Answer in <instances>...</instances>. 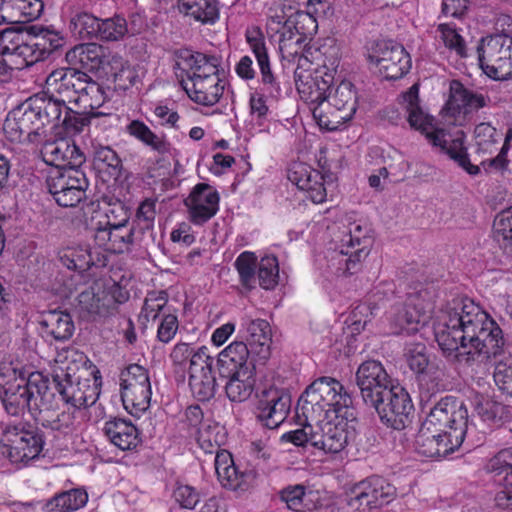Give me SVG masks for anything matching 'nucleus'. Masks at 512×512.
<instances>
[{"mask_svg":"<svg viewBox=\"0 0 512 512\" xmlns=\"http://www.w3.org/2000/svg\"><path fill=\"white\" fill-rule=\"evenodd\" d=\"M226 441V432L223 426L211 420H204L197 432V442L205 453L220 452L219 447Z\"/></svg>","mask_w":512,"mask_h":512,"instance_id":"51","label":"nucleus"},{"mask_svg":"<svg viewBox=\"0 0 512 512\" xmlns=\"http://www.w3.org/2000/svg\"><path fill=\"white\" fill-rule=\"evenodd\" d=\"M88 494L83 489H71L55 495L43 507L45 512H73L86 505Z\"/></svg>","mask_w":512,"mask_h":512,"instance_id":"50","label":"nucleus"},{"mask_svg":"<svg viewBox=\"0 0 512 512\" xmlns=\"http://www.w3.org/2000/svg\"><path fill=\"white\" fill-rule=\"evenodd\" d=\"M295 60L294 82L301 99L311 105V109L325 104L339 67L340 47L334 39L327 38L315 55L304 50Z\"/></svg>","mask_w":512,"mask_h":512,"instance_id":"5","label":"nucleus"},{"mask_svg":"<svg viewBox=\"0 0 512 512\" xmlns=\"http://www.w3.org/2000/svg\"><path fill=\"white\" fill-rule=\"evenodd\" d=\"M364 257H366L364 248H357L353 252L348 249L331 252L327 257L328 277L338 279L357 273Z\"/></svg>","mask_w":512,"mask_h":512,"instance_id":"37","label":"nucleus"},{"mask_svg":"<svg viewBox=\"0 0 512 512\" xmlns=\"http://www.w3.org/2000/svg\"><path fill=\"white\" fill-rule=\"evenodd\" d=\"M486 98L479 93L466 89L462 83L453 80L450 83V96L447 101V109L452 114L470 113L486 106Z\"/></svg>","mask_w":512,"mask_h":512,"instance_id":"39","label":"nucleus"},{"mask_svg":"<svg viewBox=\"0 0 512 512\" xmlns=\"http://www.w3.org/2000/svg\"><path fill=\"white\" fill-rule=\"evenodd\" d=\"M215 471L223 487L236 490L244 483L245 475L236 468L232 455L227 450L217 452Z\"/></svg>","mask_w":512,"mask_h":512,"instance_id":"49","label":"nucleus"},{"mask_svg":"<svg viewBox=\"0 0 512 512\" xmlns=\"http://www.w3.org/2000/svg\"><path fill=\"white\" fill-rule=\"evenodd\" d=\"M440 39L444 45L461 57L466 56V45L463 37L452 24H440L438 26Z\"/></svg>","mask_w":512,"mask_h":512,"instance_id":"63","label":"nucleus"},{"mask_svg":"<svg viewBox=\"0 0 512 512\" xmlns=\"http://www.w3.org/2000/svg\"><path fill=\"white\" fill-rule=\"evenodd\" d=\"M218 191L205 183L197 184L185 200L192 223L202 225L210 220L219 210Z\"/></svg>","mask_w":512,"mask_h":512,"instance_id":"26","label":"nucleus"},{"mask_svg":"<svg viewBox=\"0 0 512 512\" xmlns=\"http://www.w3.org/2000/svg\"><path fill=\"white\" fill-rule=\"evenodd\" d=\"M41 0H0V25L28 22L40 16Z\"/></svg>","mask_w":512,"mask_h":512,"instance_id":"35","label":"nucleus"},{"mask_svg":"<svg viewBox=\"0 0 512 512\" xmlns=\"http://www.w3.org/2000/svg\"><path fill=\"white\" fill-rule=\"evenodd\" d=\"M474 136L480 152L491 154L499 150L496 157L481 162L483 168L488 172L505 169L507 166L506 154L509 149V141L512 138V131L509 130L504 136L490 123H480L475 127Z\"/></svg>","mask_w":512,"mask_h":512,"instance_id":"19","label":"nucleus"},{"mask_svg":"<svg viewBox=\"0 0 512 512\" xmlns=\"http://www.w3.org/2000/svg\"><path fill=\"white\" fill-rule=\"evenodd\" d=\"M0 55L11 67L20 69L34 62L32 45L24 42L23 33L8 28L0 32Z\"/></svg>","mask_w":512,"mask_h":512,"instance_id":"29","label":"nucleus"},{"mask_svg":"<svg viewBox=\"0 0 512 512\" xmlns=\"http://www.w3.org/2000/svg\"><path fill=\"white\" fill-rule=\"evenodd\" d=\"M127 133L150 147L152 150L164 154L169 151V144L161 135L154 133L143 121L133 120L126 127Z\"/></svg>","mask_w":512,"mask_h":512,"instance_id":"52","label":"nucleus"},{"mask_svg":"<svg viewBox=\"0 0 512 512\" xmlns=\"http://www.w3.org/2000/svg\"><path fill=\"white\" fill-rule=\"evenodd\" d=\"M257 256L254 252L244 251L235 260V268L239 274L240 282L246 288H253L257 269Z\"/></svg>","mask_w":512,"mask_h":512,"instance_id":"57","label":"nucleus"},{"mask_svg":"<svg viewBox=\"0 0 512 512\" xmlns=\"http://www.w3.org/2000/svg\"><path fill=\"white\" fill-rule=\"evenodd\" d=\"M220 60L200 52L184 49L176 55V66L187 75L182 86L188 97L203 106H213L224 94L226 80L219 74Z\"/></svg>","mask_w":512,"mask_h":512,"instance_id":"6","label":"nucleus"},{"mask_svg":"<svg viewBox=\"0 0 512 512\" xmlns=\"http://www.w3.org/2000/svg\"><path fill=\"white\" fill-rule=\"evenodd\" d=\"M405 361L419 381L434 382L440 380L443 371L436 362L430 360L425 344H409L405 348Z\"/></svg>","mask_w":512,"mask_h":512,"instance_id":"34","label":"nucleus"},{"mask_svg":"<svg viewBox=\"0 0 512 512\" xmlns=\"http://www.w3.org/2000/svg\"><path fill=\"white\" fill-rule=\"evenodd\" d=\"M298 411L310 421L356 417L352 398L342 383L331 377H321L312 382L301 395Z\"/></svg>","mask_w":512,"mask_h":512,"instance_id":"7","label":"nucleus"},{"mask_svg":"<svg viewBox=\"0 0 512 512\" xmlns=\"http://www.w3.org/2000/svg\"><path fill=\"white\" fill-rule=\"evenodd\" d=\"M250 350L243 341H233L225 347L219 354L217 359L220 375L244 370L245 367H254L248 361Z\"/></svg>","mask_w":512,"mask_h":512,"instance_id":"41","label":"nucleus"},{"mask_svg":"<svg viewBox=\"0 0 512 512\" xmlns=\"http://www.w3.org/2000/svg\"><path fill=\"white\" fill-rule=\"evenodd\" d=\"M128 214L122 213L120 222H113L111 227L103 226L102 220L93 224V239L99 250L105 252L123 253L132 243L133 229L128 225Z\"/></svg>","mask_w":512,"mask_h":512,"instance_id":"24","label":"nucleus"},{"mask_svg":"<svg viewBox=\"0 0 512 512\" xmlns=\"http://www.w3.org/2000/svg\"><path fill=\"white\" fill-rule=\"evenodd\" d=\"M357 417L333 418L316 423L315 448L326 454H339L356 434Z\"/></svg>","mask_w":512,"mask_h":512,"instance_id":"16","label":"nucleus"},{"mask_svg":"<svg viewBox=\"0 0 512 512\" xmlns=\"http://www.w3.org/2000/svg\"><path fill=\"white\" fill-rule=\"evenodd\" d=\"M368 227L361 220H353L348 223L347 231L341 240L342 246L347 248H364L366 256L368 255Z\"/></svg>","mask_w":512,"mask_h":512,"instance_id":"58","label":"nucleus"},{"mask_svg":"<svg viewBox=\"0 0 512 512\" xmlns=\"http://www.w3.org/2000/svg\"><path fill=\"white\" fill-rule=\"evenodd\" d=\"M280 497L289 509L297 512L314 510L320 505L319 493L301 484L287 486L280 492Z\"/></svg>","mask_w":512,"mask_h":512,"instance_id":"43","label":"nucleus"},{"mask_svg":"<svg viewBox=\"0 0 512 512\" xmlns=\"http://www.w3.org/2000/svg\"><path fill=\"white\" fill-rule=\"evenodd\" d=\"M257 409V417L261 423L274 429L286 419L290 410V399L277 389H269L263 392Z\"/></svg>","mask_w":512,"mask_h":512,"instance_id":"31","label":"nucleus"},{"mask_svg":"<svg viewBox=\"0 0 512 512\" xmlns=\"http://www.w3.org/2000/svg\"><path fill=\"white\" fill-rule=\"evenodd\" d=\"M103 431L109 441L123 451L136 448L141 441L137 427L125 419L107 421Z\"/></svg>","mask_w":512,"mask_h":512,"instance_id":"38","label":"nucleus"},{"mask_svg":"<svg viewBox=\"0 0 512 512\" xmlns=\"http://www.w3.org/2000/svg\"><path fill=\"white\" fill-rule=\"evenodd\" d=\"M287 177L298 189L304 191L313 203H323L326 200L324 176L310 165L302 162L291 164Z\"/></svg>","mask_w":512,"mask_h":512,"instance_id":"27","label":"nucleus"},{"mask_svg":"<svg viewBox=\"0 0 512 512\" xmlns=\"http://www.w3.org/2000/svg\"><path fill=\"white\" fill-rule=\"evenodd\" d=\"M127 32V22L120 16L99 21L98 37L102 40L118 41L122 39Z\"/></svg>","mask_w":512,"mask_h":512,"instance_id":"62","label":"nucleus"},{"mask_svg":"<svg viewBox=\"0 0 512 512\" xmlns=\"http://www.w3.org/2000/svg\"><path fill=\"white\" fill-rule=\"evenodd\" d=\"M441 140L440 144H432L435 147H439L442 151L450 156L451 159L456 161L459 166L464 168L470 175H476L479 173V167L470 163L467 155L466 148L464 147V141L462 134H457L452 137L447 134L444 129L441 128Z\"/></svg>","mask_w":512,"mask_h":512,"instance_id":"45","label":"nucleus"},{"mask_svg":"<svg viewBox=\"0 0 512 512\" xmlns=\"http://www.w3.org/2000/svg\"><path fill=\"white\" fill-rule=\"evenodd\" d=\"M214 359L206 346L197 347L188 363L189 386L199 401L211 399L216 391V379L212 372Z\"/></svg>","mask_w":512,"mask_h":512,"instance_id":"20","label":"nucleus"},{"mask_svg":"<svg viewBox=\"0 0 512 512\" xmlns=\"http://www.w3.org/2000/svg\"><path fill=\"white\" fill-rule=\"evenodd\" d=\"M113 51L96 43L80 44L66 53V60L70 65L80 66L89 71H105Z\"/></svg>","mask_w":512,"mask_h":512,"instance_id":"33","label":"nucleus"},{"mask_svg":"<svg viewBox=\"0 0 512 512\" xmlns=\"http://www.w3.org/2000/svg\"><path fill=\"white\" fill-rule=\"evenodd\" d=\"M127 299L128 293L120 285L100 279L78 295L76 307L83 317H105Z\"/></svg>","mask_w":512,"mask_h":512,"instance_id":"10","label":"nucleus"},{"mask_svg":"<svg viewBox=\"0 0 512 512\" xmlns=\"http://www.w3.org/2000/svg\"><path fill=\"white\" fill-rule=\"evenodd\" d=\"M470 430L465 405L452 397H445L423 421L415 440L416 450L430 458L445 457L461 446Z\"/></svg>","mask_w":512,"mask_h":512,"instance_id":"2","label":"nucleus"},{"mask_svg":"<svg viewBox=\"0 0 512 512\" xmlns=\"http://www.w3.org/2000/svg\"><path fill=\"white\" fill-rule=\"evenodd\" d=\"M99 19L89 13H79L70 22L72 33L81 39L98 37Z\"/></svg>","mask_w":512,"mask_h":512,"instance_id":"59","label":"nucleus"},{"mask_svg":"<svg viewBox=\"0 0 512 512\" xmlns=\"http://www.w3.org/2000/svg\"><path fill=\"white\" fill-rule=\"evenodd\" d=\"M488 469L498 474L505 473L503 479L504 489L502 491H512V450L505 449L500 451L490 459Z\"/></svg>","mask_w":512,"mask_h":512,"instance_id":"60","label":"nucleus"},{"mask_svg":"<svg viewBox=\"0 0 512 512\" xmlns=\"http://www.w3.org/2000/svg\"><path fill=\"white\" fill-rule=\"evenodd\" d=\"M27 32L35 38V42L31 44L32 48H40L46 53H51V50L59 48L63 42V39L57 32H54L42 25H31L28 27Z\"/></svg>","mask_w":512,"mask_h":512,"instance_id":"56","label":"nucleus"},{"mask_svg":"<svg viewBox=\"0 0 512 512\" xmlns=\"http://www.w3.org/2000/svg\"><path fill=\"white\" fill-rule=\"evenodd\" d=\"M34 111L28 108H17L6 116L3 133L11 143H36L42 137L39 130L38 118Z\"/></svg>","mask_w":512,"mask_h":512,"instance_id":"23","label":"nucleus"},{"mask_svg":"<svg viewBox=\"0 0 512 512\" xmlns=\"http://www.w3.org/2000/svg\"><path fill=\"white\" fill-rule=\"evenodd\" d=\"M493 232L500 247L512 254V207L501 211L495 217Z\"/></svg>","mask_w":512,"mask_h":512,"instance_id":"54","label":"nucleus"},{"mask_svg":"<svg viewBox=\"0 0 512 512\" xmlns=\"http://www.w3.org/2000/svg\"><path fill=\"white\" fill-rule=\"evenodd\" d=\"M58 259L69 270L86 271L91 266H104L106 256L98 249L92 250L90 244L72 243L59 249Z\"/></svg>","mask_w":512,"mask_h":512,"instance_id":"30","label":"nucleus"},{"mask_svg":"<svg viewBox=\"0 0 512 512\" xmlns=\"http://www.w3.org/2000/svg\"><path fill=\"white\" fill-rule=\"evenodd\" d=\"M41 155L47 164L57 169H76L84 162V156L79 148L66 137L46 142L41 149Z\"/></svg>","mask_w":512,"mask_h":512,"instance_id":"28","label":"nucleus"},{"mask_svg":"<svg viewBox=\"0 0 512 512\" xmlns=\"http://www.w3.org/2000/svg\"><path fill=\"white\" fill-rule=\"evenodd\" d=\"M179 11L201 24H214L219 18L216 0H179Z\"/></svg>","mask_w":512,"mask_h":512,"instance_id":"47","label":"nucleus"},{"mask_svg":"<svg viewBox=\"0 0 512 512\" xmlns=\"http://www.w3.org/2000/svg\"><path fill=\"white\" fill-rule=\"evenodd\" d=\"M493 376L499 389L512 396V355L504 356L496 362Z\"/></svg>","mask_w":512,"mask_h":512,"instance_id":"64","label":"nucleus"},{"mask_svg":"<svg viewBox=\"0 0 512 512\" xmlns=\"http://www.w3.org/2000/svg\"><path fill=\"white\" fill-rule=\"evenodd\" d=\"M68 101L57 98L56 96H50L47 99H43L39 105L29 107L30 111H34L37 115V122L42 137L46 134L47 126L57 127L62 121L63 117L68 113L69 107L67 106Z\"/></svg>","mask_w":512,"mask_h":512,"instance_id":"42","label":"nucleus"},{"mask_svg":"<svg viewBox=\"0 0 512 512\" xmlns=\"http://www.w3.org/2000/svg\"><path fill=\"white\" fill-rule=\"evenodd\" d=\"M72 92V103L85 113H93L107 100L106 89L92 80L87 74L80 72Z\"/></svg>","mask_w":512,"mask_h":512,"instance_id":"32","label":"nucleus"},{"mask_svg":"<svg viewBox=\"0 0 512 512\" xmlns=\"http://www.w3.org/2000/svg\"><path fill=\"white\" fill-rule=\"evenodd\" d=\"M240 333L251 356L257 363H265L271 356L272 330L270 324L263 319H242Z\"/></svg>","mask_w":512,"mask_h":512,"instance_id":"25","label":"nucleus"},{"mask_svg":"<svg viewBox=\"0 0 512 512\" xmlns=\"http://www.w3.org/2000/svg\"><path fill=\"white\" fill-rule=\"evenodd\" d=\"M43 325L55 340L69 339L74 332V323L70 314L62 311H49L45 314Z\"/></svg>","mask_w":512,"mask_h":512,"instance_id":"53","label":"nucleus"},{"mask_svg":"<svg viewBox=\"0 0 512 512\" xmlns=\"http://www.w3.org/2000/svg\"><path fill=\"white\" fill-rule=\"evenodd\" d=\"M356 384L363 401L375 403L379 395L385 393L393 383L383 364L377 360H367L356 371Z\"/></svg>","mask_w":512,"mask_h":512,"instance_id":"22","label":"nucleus"},{"mask_svg":"<svg viewBox=\"0 0 512 512\" xmlns=\"http://www.w3.org/2000/svg\"><path fill=\"white\" fill-rule=\"evenodd\" d=\"M54 394L49 380L40 372L26 377L24 372L10 364L0 367V399L5 411L18 416L25 410L36 419L52 408Z\"/></svg>","mask_w":512,"mask_h":512,"instance_id":"4","label":"nucleus"},{"mask_svg":"<svg viewBox=\"0 0 512 512\" xmlns=\"http://www.w3.org/2000/svg\"><path fill=\"white\" fill-rule=\"evenodd\" d=\"M79 71L72 69H56L53 70L46 78L45 89L51 96L56 94L60 96L59 99L66 100L72 103V92L77 81Z\"/></svg>","mask_w":512,"mask_h":512,"instance_id":"44","label":"nucleus"},{"mask_svg":"<svg viewBox=\"0 0 512 512\" xmlns=\"http://www.w3.org/2000/svg\"><path fill=\"white\" fill-rule=\"evenodd\" d=\"M378 413L382 422L394 429H402L413 411V404L408 392L393 383L388 390L379 395L375 403L369 404Z\"/></svg>","mask_w":512,"mask_h":512,"instance_id":"18","label":"nucleus"},{"mask_svg":"<svg viewBox=\"0 0 512 512\" xmlns=\"http://www.w3.org/2000/svg\"><path fill=\"white\" fill-rule=\"evenodd\" d=\"M109 59V65L104 73L111 75L115 89L125 91L132 87L138 78L135 67L130 65L129 62L117 52L111 53Z\"/></svg>","mask_w":512,"mask_h":512,"instance_id":"48","label":"nucleus"},{"mask_svg":"<svg viewBox=\"0 0 512 512\" xmlns=\"http://www.w3.org/2000/svg\"><path fill=\"white\" fill-rule=\"evenodd\" d=\"M3 442L2 454L15 464H26L37 458L43 448V439L37 429L21 423L6 428Z\"/></svg>","mask_w":512,"mask_h":512,"instance_id":"13","label":"nucleus"},{"mask_svg":"<svg viewBox=\"0 0 512 512\" xmlns=\"http://www.w3.org/2000/svg\"><path fill=\"white\" fill-rule=\"evenodd\" d=\"M201 497V492L197 488L181 482H177L172 491V499L183 509L193 510Z\"/></svg>","mask_w":512,"mask_h":512,"instance_id":"61","label":"nucleus"},{"mask_svg":"<svg viewBox=\"0 0 512 512\" xmlns=\"http://www.w3.org/2000/svg\"><path fill=\"white\" fill-rule=\"evenodd\" d=\"M395 488L381 477H370L352 489L346 499L347 512H371L389 504Z\"/></svg>","mask_w":512,"mask_h":512,"instance_id":"14","label":"nucleus"},{"mask_svg":"<svg viewBox=\"0 0 512 512\" xmlns=\"http://www.w3.org/2000/svg\"><path fill=\"white\" fill-rule=\"evenodd\" d=\"M400 103L406 111L410 127L424 135L430 144H440L441 128L437 126L435 118L420 106L417 84L403 93Z\"/></svg>","mask_w":512,"mask_h":512,"instance_id":"21","label":"nucleus"},{"mask_svg":"<svg viewBox=\"0 0 512 512\" xmlns=\"http://www.w3.org/2000/svg\"><path fill=\"white\" fill-rule=\"evenodd\" d=\"M47 186L58 205L75 207L85 198L88 182L82 171L70 167L51 171Z\"/></svg>","mask_w":512,"mask_h":512,"instance_id":"15","label":"nucleus"},{"mask_svg":"<svg viewBox=\"0 0 512 512\" xmlns=\"http://www.w3.org/2000/svg\"><path fill=\"white\" fill-rule=\"evenodd\" d=\"M221 376L228 378L225 392L230 401L244 402L252 395L256 384L254 367H245L244 370Z\"/></svg>","mask_w":512,"mask_h":512,"instance_id":"40","label":"nucleus"},{"mask_svg":"<svg viewBox=\"0 0 512 512\" xmlns=\"http://www.w3.org/2000/svg\"><path fill=\"white\" fill-rule=\"evenodd\" d=\"M357 110V92L352 82L343 80L332 94H327L325 104L312 108L313 117L321 129L337 130L350 121Z\"/></svg>","mask_w":512,"mask_h":512,"instance_id":"9","label":"nucleus"},{"mask_svg":"<svg viewBox=\"0 0 512 512\" xmlns=\"http://www.w3.org/2000/svg\"><path fill=\"white\" fill-rule=\"evenodd\" d=\"M510 44H512V37L507 34L491 35L481 40L478 46V60L484 73L499 56L505 54Z\"/></svg>","mask_w":512,"mask_h":512,"instance_id":"46","label":"nucleus"},{"mask_svg":"<svg viewBox=\"0 0 512 512\" xmlns=\"http://www.w3.org/2000/svg\"><path fill=\"white\" fill-rule=\"evenodd\" d=\"M77 353L73 349L59 352L55 362L58 370L55 372L54 381L56 389L62 399L72 407L81 409L93 405L99 397V389L95 384H90L88 379L80 380V376H76L74 368L66 363L68 358L74 357Z\"/></svg>","mask_w":512,"mask_h":512,"instance_id":"8","label":"nucleus"},{"mask_svg":"<svg viewBox=\"0 0 512 512\" xmlns=\"http://www.w3.org/2000/svg\"><path fill=\"white\" fill-rule=\"evenodd\" d=\"M256 274L259 285L266 290L273 289L278 284L279 264L274 255H266L257 264Z\"/></svg>","mask_w":512,"mask_h":512,"instance_id":"55","label":"nucleus"},{"mask_svg":"<svg viewBox=\"0 0 512 512\" xmlns=\"http://www.w3.org/2000/svg\"><path fill=\"white\" fill-rule=\"evenodd\" d=\"M316 4L321 0H309L307 10L297 9L285 0L272 2L266 10V31L270 37L277 36L282 60L295 61L306 46L308 37L317 32Z\"/></svg>","mask_w":512,"mask_h":512,"instance_id":"3","label":"nucleus"},{"mask_svg":"<svg viewBox=\"0 0 512 512\" xmlns=\"http://www.w3.org/2000/svg\"><path fill=\"white\" fill-rule=\"evenodd\" d=\"M434 312V293L422 289L408 296L403 312L391 321L392 333L411 335L427 325Z\"/></svg>","mask_w":512,"mask_h":512,"instance_id":"12","label":"nucleus"},{"mask_svg":"<svg viewBox=\"0 0 512 512\" xmlns=\"http://www.w3.org/2000/svg\"><path fill=\"white\" fill-rule=\"evenodd\" d=\"M367 59L384 78L390 80L401 78L411 68V59L405 48L392 42H379L372 46Z\"/></svg>","mask_w":512,"mask_h":512,"instance_id":"17","label":"nucleus"},{"mask_svg":"<svg viewBox=\"0 0 512 512\" xmlns=\"http://www.w3.org/2000/svg\"><path fill=\"white\" fill-rule=\"evenodd\" d=\"M121 399L124 409L140 418L150 407L152 387L148 371L141 365L131 364L120 374Z\"/></svg>","mask_w":512,"mask_h":512,"instance_id":"11","label":"nucleus"},{"mask_svg":"<svg viewBox=\"0 0 512 512\" xmlns=\"http://www.w3.org/2000/svg\"><path fill=\"white\" fill-rule=\"evenodd\" d=\"M435 339L447 358L468 364L491 363L504 352L498 323L473 300H454L437 317Z\"/></svg>","mask_w":512,"mask_h":512,"instance_id":"1","label":"nucleus"},{"mask_svg":"<svg viewBox=\"0 0 512 512\" xmlns=\"http://www.w3.org/2000/svg\"><path fill=\"white\" fill-rule=\"evenodd\" d=\"M470 402L474 414L489 428L499 426L508 416L507 407L496 401L492 395L473 392Z\"/></svg>","mask_w":512,"mask_h":512,"instance_id":"36","label":"nucleus"}]
</instances>
